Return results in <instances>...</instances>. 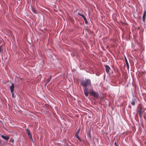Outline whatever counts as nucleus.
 I'll return each mask as SVG.
<instances>
[{
  "instance_id": "obj_1",
  "label": "nucleus",
  "mask_w": 146,
  "mask_h": 146,
  "mask_svg": "<svg viewBox=\"0 0 146 146\" xmlns=\"http://www.w3.org/2000/svg\"><path fill=\"white\" fill-rule=\"evenodd\" d=\"M81 84L83 87V91L84 94L86 97L88 96V91H89L90 88L92 87V83L90 79H86L82 81L81 83Z\"/></svg>"
},
{
  "instance_id": "obj_2",
  "label": "nucleus",
  "mask_w": 146,
  "mask_h": 146,
  "mask_svg": "<svg viewBox=\"0 0 146 146\" xmlns=\"http://www.w3.org/2000/svg\"><path fill=\"white\" fill-rule=\"evenodd\" d=\"M88 96L89 94L95 97H98V94L94 91L93 87H92L91 88H90L88 91Z\"/></svg>"
},
{
  "instance_id": "obj_3",
  "label": "nucleus",
  "mask_w": 146,
  "mask_h": 146,
  "mask_svg": "<svg viewBox=\"0 0 146 146\" xmlns=\"http://www.w3.org/2000/svg\"><path fill=\"white\" fill-rule=\"evenodd\" d=\"M144 111V110H142V109L141 107H139L137 111L139 113V117L140 119H141L142 118L143 114Z\"/></svg>"
},
{
  "instance_id": "obj_4",
  "label": "nucleus",
  "mask_w": 146,
  "mask_h": 146,
  "mask_svg": "<svg viewBox=\"0 0 146 146\" xmlns=\"http://www.w3.org/2000/svg\"><path fill=\"white\" fill-rule=\"evenodd\" d=\"M26 131L27 133L28 136H29V137H30V138L31 139L32 141H33L32 135L30 133V130L28 129H26Z\"/></svg>"
},
{
  "instance_id": "obj_5",
  "label": "nucleus",
  "mask_w": 146,
  "mask_h": 146,
  "mask_svg": "<svg viewBox=\"0 0 146 146\" xmlns=\"http://www.w3.org/2000/svg\"><path fill=\"white\" fill-rule=\"evenodd\" d=\"M106 70L107 73H109V71L110 70V68L108 65H106L105 66Z\"/></svg>"
},
{
  "instance_id": "obj_6",
  "label": "nucleus",
  "mask_w": 146,
  "mask_h": 146,
  "mask_svg": "<svg viewBox=\"0 0 146 146\" xmlns=\"http://www.w3.org/2000/svg\"><path fill=\"white\" fill-rule=\"evenodd\" d=\"M14 85L13 83H12V85L10 86V88L11 90V93L14 92Z\"/></svg>"
},
{
  "instance_id": "obj_7",
  "label": "nucleus",
  "mask_w": 146,
  "mask_h": 146,
  "mask_svg": "<svg viewBox=\"0 0 146 146\" xmlns=\"http://www.w3.org/2000/svg\"><path fill=\"white\" fill-rule=\"evenodd\" d=\"M1 136L3 139L6 140H8L9 139V136H6L3 135H1Z\"/></svg>"
},
{
  "instance_id": "obj_8",
  "label": "nucleus",
  "mask_w": 146,
  "mask_h": 146,
  "mask_svg": "<svg viewBox=\"0 0 146 146\" xmlns=\"http://www.w3.org/2000/svg\"><path fill=\"white\" fill-rule=\"evenodd\" d=\"M146 16V11H144V13L143 15V22H145V17Z\"/></svg>"
},
{
  "instance_id": "obj_9",
  "label": "nucleus",
  "mask_w": 146,
  "mask_h": 146,
  "mask_svg": "<svg viewBox=\"0 0 146 146\" xmlns=\"http://www.w3.org/2000/svg\"><path fill=\"white\" fill-rule=\"evenodd\" d=\"M31 10L32 12L35 14H37V12L35 9V8L34 7H31Z\"/></svg>"
},
{
  "instance_id": "obj_10",
  "label": "nucleus",
  "mask_w": 146,
  "mask_h": 146,
  "mask_svg": "<svg viewBox=\"0 0 146 146\" xmlns=\"http://www.w3.org/2000/svg\"><path fill=\"white\" fill-rule=\"evenodd\" d=\"M51 78V76H50L49 78L46 81V83L45 84V85H46L50 81Z\"/></svg>"
},
{
  "instance_id": "obj_11",
  "label": "nucleus",
  "mask_w": 146,
  "mask_h": 146,
  "mask_svg": "<svg viewBox=\"0 0 146 146\" xmlns=\"http://www.w3.org/2000/svg\"><path fill=\"white\" fill-rule=\"evenodd\" d=\"M80 129H79V130H78L77 131L76 133V134H75V136H78V135L80 133Z\"/></svg>"
},
{
  "instance_id": "obj_12",
  "label": "nucleus",
  "mask_w": 146,
  "mask_h": 146,
  "mask_svg": "<svg viewBox=\"0 0 146 146\" xmlns=\"http://www.w3.org/2000/svg\"><path fill=\"white\" fill-rule=\"evenodd\" d=\"M124 58H125V64L126 65H127L128 64H129V63H128V61L127 60V58L125 56H124Z\"/></svg>"
},
{
  "instance_id": "obj_13",
  "label": "nucleus",
  "mask_w": 146,
  "mask_h": 146,
  "mask_svg": "<svg viewBox=\"0 0 146 146\" xmlns=\"http://www.w3.org/2000/svg\"><path fill=\"white\" fill-rule=\"evenodd\" d=\"M84 20L85 21V23L86 24H87L88 23V21H87V19L85 17L84 18Z\"/></svg>"
},
{
  "instance_id": "obj_14",
  "label": "nucleus",
  "mask_w": 146,
  "mask_h": 146,
  "mask_svg": "<svg viewBox=\"0 0 146 146\" xmlns=\"http://www.w3.org/2000/svg\"><path fill=\"white\" fill-rule=\"evenodd\" d=\"M78 14L79 15L82 17L83 18H84L85 17V16H84V15L83 14H82L80 13H79Z\"/></svg>"
},
{
  "instance_id": "obj_15",
  "label": "nucleus",
  "mask_w": 146,
  "mask_h": 146,
  "mask_svg": "<svg viewBox=\"0 0 146 146\" xmlns=\"http://www.w3.org/2000/svg\"><path fill=\"white\" fill-rule=\"evenodd\" d=\"M114 145L115 146H119L117 141H115L114 143Z\"/></svg>"
},
{
  "instance_id": "obj_16",
  "label": "nucleus",
  "mask_w": 146,
  "mask_h": 146,
  "mask_svg": "<svg viewBox=\"0 0 146 146\" xmlns=\"http://www.w3.org/2000/svg\"><path fill=\"white\" fill-rule=\"evenodd\" d=\"M75 137H76V138H77L79 140V141H82L81 139H80V138L79 137V136H75Z\"/></svg>"
},
{
  "instance_id": "obj_17",
  "label": "nucleus",
  "mask_w": 146,
  "mask_h": 146,
  "mask_svg": "<svg viewBox=\"0 0 146 146\" xmlns=\"http://www.w3.org/2000/svg\"><path fill=\"white\" fill-rule=\"evenodd\" d=\"M131 104L133 105L134 106L135 104V102L134 101H133L131 102Z\"/></svg>"
},
{
  "instance_id": "obj_18",
  "label": "nucleus",
  "mask_w": 146,
  "mask_h": 146,
  "mask_svg": "<svg viewBox=\"0 0 146 146\" xmlns=\"http://www.w3.org/2000/svg\"><path fill=\"white\" fill-rule=\"evenodd\" d=\"M2 51V46H0V53Z\"/></svg>"
},
{
  "instance_id": "obj_19",
  "label": "nucleus",
  "mask_w": 146,
  "mask_h": 146,
  "mask_svg": "<svg viewBox=\"0 0 146 146\" xmlns=\"http://www.w3.org/2000/svg\"><path fill=\"white\" fill-rule=\"evenodd\" d=\"M10 141L13 143L14 142V139L13 138H11L10 140Z\"/></svg>"
},
{
  "instance_id": "obj_20",
  "label": "nucleus",
  "mask_w": 146,
  "mask_h": 146,
  "mask_svg": "<svg viewBox=\"0 0 146 146\" xmlns=\"http://www.w3.org/2000/svg\"><path fill=\"white\" fill-rule=\"evenodd\" d=\"M127 65V69L128 70H129V64H128L127 65Z\"/></svg>"
},
{
  "instance_id": "obj_21",
  "label": "nucleus",
  "mask_w": 146,
  "mask_h": 146,
  "mask_svg": "<svg viewBox=\"0 0 146 146\" xmlns=\"http://www.w3.org/2000/svg\"><path fill=\"white\" fill-rule=\"evenodd\" d=\"M12 96H13V93H12Z\"/></svg>"
},
{
  "instance_id": "obj_22",
  "label": "nucleus",
  "mask_w": 146,
  "mask_h": 146,
  "mask_svg": "<svg viewBox=\"0 0 146 146\" xmlns=\"http://www.w3.org/2000/svg\"><path fill=\"white\" fill-rule=\"evenodd\" d=\"M0 121L2 123V121Z\"/></svg>"
}]
</instances>
